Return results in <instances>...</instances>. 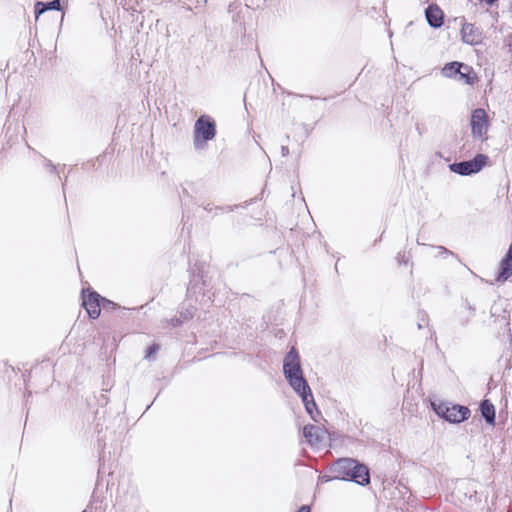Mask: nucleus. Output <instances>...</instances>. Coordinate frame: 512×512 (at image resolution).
Instances as JSON below:
<instances>
[{
  "label": "nucleus",
  "instance_id": "f257e3e1",
  "mask_svg": "<svg viewBox=\"0 0 512 512\" xmlns=\"http://www.w3.org/2000/svg\"><path fill=\"white\" fill-rule=\"evenodd\" d=\"M334 472L337 477L355 481L360 485H367L370 483L368 467L351 458L337 460L334 463Z\"/></svg>",
  "mask_w": 512,
  "mask_h": 512
},
{
  "label": "nucleus",
  "instance_id": "f03ea898",
  "mask_svg": "<svg viewBox=\"0 0 512 512\" xmlns=\"http://www.w3.org/2000/svg\"><path fill=\"white\" fill-rule=\"evenodd\" d=\"M284 375L295 392L303 391L309 385L303 377L300 357L295 347H292L284 359Z\"/></svg>",
  "mask_w": 512,
  "mask_h": 512
},
{
  "label": "nucleus",
  "instance_id": "7ed1b4c3",
  "mask_svg": "<svg viewBox=\"0 0 512 512\" xmlns=\"http://www.w3.org/2000/svg\"><path fill=\"white\" fill-rule=\"evenodd\" d=\"M435 413L450 423H461L467 420L471 411L468 407L459 404L432 403Z\"/></svg>",
  "mask_w": 512,
  "mask_h": 512
},
{
  "label": "nucleus",
  "instance_id": "20e7f679",
  "mask_svg": "<svg viewBox=\"0 0 512 512\" xmlns=\"http://www.w3.org/2000/svg\"><path fill=\"white\" fill-rule=\"evenodd\" d=\"M113 304L102 298L97 292L90 289L82 291V305L91 319H97L101 314V307Z\"/></svg>",
  "mask_w": 512,
  "mask_h": 512
},
{
  "label": "nucleus",
  "instance_id": "39448f33",
  "mask_svg": "<svg viewBox=\"0 0 512 512\" xmlns=\"http://www.w3.org/2000/svg\"><path fill=\"white\" fill-rule=\"evenodd\" d=\"M470 126L474 138L479 139L480 141L487 140L490 119L484 109L477 108L472 111L470 117Z\"/></svg>",
  "mask_w": 512,
  "mask_h": 512
},
{
  "label": "nucleus",
  "instance_id": "423d86ee",
  "mask_svg": "<svg viewBox=\"0 0 512 512\" xmlns=\"http://www.w3.org/2000/svg\"><path fill=\"white\" fill-rule=\"evenodd\" d=\"M488 157L484 154H477L472 160L453 163L451 171L460 175H470L479 172L487 163Z\"/></svg>",
  "mask_w": 512,
  "mask_h": 512
},
{
  "label": "nucleus",
  "instance_id": "0eeeda50",
  "mask_svg": "<svg viewBox=\"0 0 512 512\" xmlns=\"http://www.w3.org/2000/svg\"><path fill=\"white\" fill-rule=\"evenodd\" d=\"M216 124L208 115H201L195 122L194 137L195 140L209 141L215 137Z\"/></svg>",
  "mask_w": 512,
  "mask_h": 512
},
{
  "label": "nucleus",
  "instance_id": "6e6552de",
  "mask_svg": "<svg viewBox=\"0 0 512 512\" xmlns=\"http://www.w3.org/2000/svg\"><path fill=\"white\" fill-rule=\"evenodd\" d=\"M426 18L432 27H440L443 24L444 13L437 5H430L426 9Z\"/></svg>",
  "mask_w": 512,
  "mask_h": 512
},
{
  "label": "nucleus",
  "instance_id": "1a4fd4ad",
  "mask_svg": "<svg viewBox=\"0 0 512 512\" xmlns=\"http://www.w3.org/2000/svg\"><path fill=\"white\" fill-rule=\"evenodd\" d=\"M322 429L315 425L308 424L303 428V435L310 445H318L322 440Z\"/></svg>",
  "mask_w": 512,
  "mask_h": 512
},
{
  "label": "nucleus",
  "instance_id": "9d476101",
  "mask_svg": "<svg viewBox=\"0 0 512 512\" xmlns=\"http://www.w3.org/2000/svg\"><path fill=\"white\" fill-rule=\"evenodd\" d=\"M458 76L459 80L463 81L464 83L470 86L475 85L479 81V78L474 69L471 66L466 65L464 63L462 64Z\"/></svg>",
  "mask_w": 512,
  "mask_h": 512
},
{
  "label": "nucleus",
  "instance_id": "9b49d317",
  "mask_svg": "<svg viewBox=\"0 0 512 512\" xmlns=\"http://www.w3.org/2000/svg\"><path fill=\"white\" fill-rule=\"evenodd\" d=\"M462 39L468 44H477L479 42V34L472 24L465 23L461 29Z\"/></svg>",
  "mask_w": 512,
  "mask_h": 512
},
{
  "label": "nucleus",
  "instance_id": "f8f14e48",
  "mask_svg": "<svg viewBox=\"0 0 512 512\" xmlns=\"http://www.w3.org/2000/svg\"><path fill=\"white\" fill-rule=\"evenodd\" d=\"M302 399L306 411L311 415L313 419H315V416L313 414L314 409H316V403L314 401L312 392L310 387L305 388L303 391L296 392Z\"/></svg>",
  "mask_w": 512,
  "mask_h": 512
},
{
  "label": "nucleus",
  "instance_id": "ddd939ff",
  "mask_svg": "<svg viewBox=\"0 0 512 512\" xmlns=\"http://www.w3.org/2000/svg\"><path fill=\"white\" fill-rule=\"evenodd\" d=\"M481 414L485 418V420L494 425L495 423V407L494 405L487 399L483 400L480 405Z\"/></svg>",
  "mask_w": 512,
  "mask_h": 512
},
{
  "label": "nucleus",
  "instance_id": "4468645a",
  "mask_svg": "<svg viewBox=\"0 0 512 512\" xmlns=\"http://www.w3.org/2000/svg\"><path fill=\"white\" fill-rule=\"evenodd\" d=\"M462 64L463 63L457 62V61L447 63L442 68L443 76H445L447 78H455L459 74V71L461 70Z\"/></svg>",
  "mask_w": 512,
  "mask_h": 512
},
{
  "label": "nucleus",
  "instance_id": "2eb2a0df",
  "mask_svg": "<svg viewBox=\"0 0 512 512\" xmlns=\"http://www.w3.org/2000/svg\"><path fill=\"white\" fill-rule=\"evenodd\" d=\"M160 348H161V346L159 344L153 343L146 349L145 358L146 359L153 358L159 352Z\"/></svg>",
  "mask_w": 512,
  "mask_h": 512
},
{
  "label": "nucleus",
  "instance_id": "dca6fc26",
  "mask_svg": "<svg viewBox=\"0 0 512 512\" xmlns=\"http://www.w3.org/2000/svg\"><path fill=\"white\" fill-rule=\"evenodd\" d=\"M47 10L46 8V4L43 3V2H37L35 4V14H36V18L39 17V15H41L42 13H44L45 11Z\"/></svg>",
  "mask_w": 512,
  "mask_h": 512
},
{
  "label": "nucleus",
  "instance_id": "f3484780",
  "mask_svg": "<svg viewBox=\"0 0 512 512\" xmlns=\"http://www.w3.org/2000/svg\"><path fill=\"white\" fill-rule=\"evenodd\" d=\"M47 10H61V5L59 0H53L49 3H45Z\"/></svg>",
  "mask_w": 512,
  "mask_h": 512
},
{
  "label": "nucleus",
  "instance_id": "a211bd4d",
  "mask_svg": "<svg viewBox=\"0 0 512 512\" xmlns=\"http://www.w3.org/2000/svg\"><path fill=\"white\" fill-rule=\"evenodd\" d=\"M479 1H480V3H485L486 5L491 6V5L495 4L498 0H479Z\"/></svg>",
  "mask_w": 512,
  "mask_h": 512
},
{
  "label": "nucleus",
  "instance_id": "6ab92c4d",
  "mask_svg": "<svg viewBox=\"0 0 512 512\" xmlns=\"http://www.w3.org/2000/svg\"><path fill=\"white\" fill-rule=\"evenodd\" d=\"M297 512H310V508L309 506L304 505L300 507V509Z\"/></svg>",
  "mask_w": 512,
  "mask_h": 512
},
{
  "label": "nucleus",
  "instance_id": "aec40b11",
  "mask_svg": "<svg viewBox=\"0 0 512 512\" xmlns=\"http://www.w3.org/2000/svg\"><path fill=\"white\" fill-rule=\"evenodd\" d=\"M59 2H60V3H61V2H67V0H59Z\"/></svg>",
  "mask_w": 512,
  "mask_h": 512
},
{
  "label": "nucleus",
  "instance_id": "412c9836",
  "mask_svg": "<svg viewBox=\"0 0 512 512\" xmlns=\"http://www.w3.org/2000/svg\"><path fill=\"white\" fill-rule=\"evenodd\" d=\"M83 512H85V511H83Z\"/></svg>",
  "mask_w": 512,
  "mask_h": 512
}]
</instances>
